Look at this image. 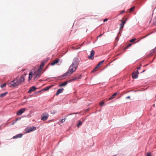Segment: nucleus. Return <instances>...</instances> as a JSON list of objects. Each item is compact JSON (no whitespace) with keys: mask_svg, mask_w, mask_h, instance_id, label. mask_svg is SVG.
<instances>
[{"mask_svg":"<svg viewBox=\"0 0 156 156\" xmlns=\"http://www.w3.org/2000/svg\"><path fill=\"white\" fill-rule=\"evenodd\" d=\"M79 64V62L77 58H75L73 63L69 66L68 71L66 73L64 74L63 76L70 75L73 73L76 70Z\"/></svg>","mask_w":156,"mask_h":156,"instance_id":"f257e3e1","label":"nucleus"},{"mask_svg":"<svg viewBox=\"0 0 156 156\" xmlns=\"http://www.w3.org/2000/svg\"><path fill=\"white\" fill-rule=\"evenodd\" d=\"M25 77L23 76H18L10 82V87H17L25 81Z\"/></svg>","mask_w":156,"mask_h":156,"instance_id":"f03ea898","label":"nucleus"},{"mask_svg":"<svg viewBox=\"0 0 156 156\" xmlns=\"http://www.w3.org/2000/svg\"><path fill=\"white\" fill-rule=\"evenodd\" d=\"M36 129V128L34 126L27 127L25 129L26 132V133H29L35 130Z\"/></svg>","mask_w":156,"mask_h":156,"instance_id":"7ed1b4c3","label":"nucleus"},{"mask_svg":"<svg viewBox=\"0 0 156 156\" xmlns=\"http://www.w3.org/2000/svg\"><path fill=\"white\" fill-rule=\"evenodd\" d=\"M48 114L47 113H44L41 115V119L43 121H45L48 119Z\"/></svg>","mask_w":156,"mask_h":156,"instance_id":"20e7f679","label":"nucleus"},{"mask_svg":"<svg viewBox=\"0 0 156 156\" xmlns=\"http://www.w3.org/2000/svg\"><path fill=\"white\" fill-rule=\"evenodd\" d=\"M25 110L26 109L24 108H23L20 109L17 112V115H21L25 111Z\"/></svg>","mask_w":156,"mask_h":156,"instance_id":"39448f33","label":"nucleus"},{"mask_svg":"<svg viewBox=\"0 0 156 156\" xmlns=\"http://www.w3.org/2000/svg\"><path fill=\"white\" fill-rule=\"evenodd\" d=\"M94 54V50H92L90 52V55L88 56V58L90 59H93Z\"/></svg>","mask_w":156,"mask_h":156,"instance_id":"423d86ee","label":"nucleus"},{"mask_svg":"<svg viewBox=\"0 0 156 156\" xmlns=\"http://www.w3.org/2000/svg\"><path fill=\"white\" fill-rule=\"evenodd\" d=\"M23 135V134L22 133H20L14 136L12 138L13 139L20 138L22 137Z\"/></svg>","mask_w":156,"mask_h":156,"instance_id":"0eeeda50","label":"nucleus"},{"mask_svg":"<svg viewBox=\"0 0 156 156\" xmlns=\"http://www.w3.org/2000/svg\"><path fill=\"white\" fill-rule=\"evenodd\" d=\"M80 77H76L75 78H73L72 79L70 80H69V82H71L73 81H75L78 79L81 78V76L80 75H79Z\"/></svg>","mask_w":156,"mask_h":156,"instance_id":"6e6552de","label":"nucleus"},{"mask_svg":"<svg viewBox=\"0 0 156 156\" xmlns=\"http://www.w3.org/2000/svg\"><path fill=\"white\" fill-rule=\"evenodd\" d=\"M36 89V88L35 87H34V86L30 88L29 90L28 91V93H30L31 92L35 91Z\"/></svg>","mask_w":156,"mask_h":156,"instance_id":"1a4fd4ad","label":"nucleus"},{"mask_svg":"<svg viewBox=\"0 0 156 156\" xmlns=\"http://www.w3.org/2000/svg\"><path fill=\"white\" fill-rule=\"evenodd\" d=\"M63 90H64V89L63 88H62L61 89H60L58 90L56 94V95H58L59 94L62 93L63 91Z\"/></svg>","mask_w":156,"mask_h":156,"instance_id":"9d476101","label":"nucleus"},{"mask_svg":"<svg viewBox=\"0 0 156 156\" xmlns=\"http://www.w3.org/2000/svg\"><path fill=\"white\" fill-rule=\"evenodd\" d=\"M59 59H55L52 62L51 65L52 66H53L55 65V64H57L59 62Z\"/></svg>","mask_w":156,"mask_h":156,"instance_id":"9b49d317","label":"nucleus"},{"mask_svg":"<svg viewBox=\"0 0 156 156\" xmlns=\"http://www.w3.org/2000/svg\"><path fill=\"white\" fill-rule=\"evenodd\" d=\"M117 95V93H115L112 95L111 96L110 98L108 99V100H110L111 99H112L114 98L115 96H116Z\"/></svg>","mask_w":156,"mask_h":156,"instance_id":"f8f14e48","label":"nucleus"},{"mask_svg":"<svg viewBox=\"0 0 156 156\" xmlns=\"http://www.w3.org/2000/svg\"><path fill=\"white\" fill-rule=\"evenodd\" d=\"M33 74L34 73H32V72L30 73L29 76V80H30L32 78V76Z\"/></svg>","mask_w":156,"mask_h":156,"instance_id":"ddd939ff","label":"nucleus"},{"mask_svg":"<svg viewBox=\"0 0 156 156\" xmlns=\"http://www.w3.org/2000/svg\"><path fill=\"white\" fill-rule=\"evenodd\" d=\"M132 77L133 79H136L138 77V75L133 72L132 74Z\"/></svg>","mask_w":156,"mask_h":156,"instance_id":"4468645a","label":"nucleus"},{"mask_svg":"<svg viewBox=\"0 0 156 156\" xmlns=\"http://www.w3.org/2000/svg\"><path fill=\"white\" fill-rule=\"evenodd\" d=\"M67 83H68V82L67 81H66L64 83H61V84H60L59 85V86L60 87H62V86H66V85H67Z\"/></svg>","mask_w":156,"mask_h":156,"instance_id":"2eb2a0df","label":"nucleus"},{"mask_svg":"<svg viewBox=\"0 0 156 156\" xmlns=\"http://www.w3.org/2000/svg\"><path fill=\"white\" fill-rule=\"evenodd\" d=\"M104 61V60L101 61L96 66V68H99L100 66L103 63Z\"/></svg>","mask_w":156,"mask_h":156,"instance_id":"dca6fc26","label":"nucleus"},{"mask_svg":"<svg viewBox=\"0 0 156 156\" xmlns=\"http://www.w3.org/2000/svg\"><path fill=\"white\" fill-rule=\"evenodd\" d=\"M40 76V73H38L36 75L35 78H34V80H35L36 79H37Z\"/></svg>","mask_w":156,"mask_h":156,"instance_id":"f3484780","label":"nucleus"},{"mask_svg":"<svg viewBox=\"0 0 156 156\" xmlns=\"http://www.w3.org/2000/svg\"><path fill=\"white\" fill-rule=\"evenodd\" d=\"M7 94V92H5L4 93H2L0 95V98L1 97H3L5 96L6 94Z\"/></svg>","mask_w":156,"mask_h":156,"instance_id":"a211bd4d","label":"nucleus"},{"mask_svg":"<svg viewBox=\"0 0 156 156\" xmlns=\"http://www.w3.org/2000/svg\"><path fill=\"white\" fill-rule=\"evenodd\" d=\"M135 7L134 6H133V7L129 9V12H132L134 10V9H135Z\"/></svg>","mask_w":156,"mask_h":156,"instance_id":"6ab92c4d","label":"nucleus"},{"mask_svg":"<svg viewBox=\"0 0 156 156\" xmlns=\"http://www.w3.org/2000/svg\"><path fill=\"white\" fill-rule=\"evenodd\" d=\"M82 124V122L81 121H79L78 123L77 124V126L78 127H79Z\"/></svg>","mask_w":156,"mask_h":156,"instance_id":"aec40b11","label":"nucleus"},{"mask_svg":"<svg viewBox=\"0 0 156 156\" xmlns=\"http://www.w3.org/2000/svg\"><path fill=\"white\" fill-rule=\"evenodd\" d=\"M45 62H42L40 66V68H41V69H42V68L44 66V64L45 63Z\"/></svg>","mask_w":156,"mask_h":156,"instance_id":"412c9836","label":"nucleus"},{"mask_svg":"<svg viewBox=\"0 0 156 156\" xmlns=\"http://www.w3.org/2000/svg\"><path fill=\"white\" fill-rule=\"evenodd\" d=\"M105 104V102L103 101H101L99 103V105L101 106H103Z\"/></svg>","mask_w":156,"mask_h":156,"instance_id":"4be33fe9","label":"nucleus"},{"mask_svg":"<svg viewBox=\"0 0 156 156\" xmlns=\"http://www.w3.org/2000/svg\"><path fill=\"white\" fill-rule=\"evenodd\" d=\"M124 24V23H123L122 22V23L120 24V29L123 27Z\"/></svg>","mask_w":156,"mask_h":156,"instance_id":"5701e85b","label":"nucleus"},{"mask_svg":"<svg viewBox=\"0 0 156 156\" xmlns=\"http://www.w3.org/2000/svg\"><path fill=\"white\" fill-rule=\"evenodd\" d=\"M51 87H47L45 88L44 89V90H48Z\"/></svg>","mask_w":156,"mask_h":156,"instance_id":"b1692460","label":"nucleus"},{"mask_svg":"<svg viewBox=\"0 0 156 156\" xmlns=\"http://www.w3.org/2000/svg\"><path fill=\"white\" fill-rule=\"evenodd\" d=\"M5 86L6 83H5L1 85L0 87L2 88H3V87H5Z\"/></svg>","mask_w":156,"mask_h":156,"instance_id":"393cba45","label":"nucleus"},{"mask_svg":"<svg viewBox=\"0 0 156 156\" xmlns=\"http://www.w3.org/2000/svg\"><path fill=\"white\" fill-rule=\"evenodd\" d=\"M136 39L135 38L132 39L130 40V42H133L134 41H135L136 40Z\"/></svg>","mask_w":156,"mask_h":156,"instance_id":"a878e982","label":"nucleus"},{"mask_svg":"<svg viewBox=\"0 0 156 156\" xmlns=\"http://www.w3.org/2000/svg\"><path fill=\"white\" fill-rule=\"evenodd\" d=\"M56 111L55 110H53L51 112V113L52 114H54L55 113H56Z\"/></svg>","mask_w":156,"mask_h":156,"instance_id":"bb28decb","label":"nucleus"},{"mask_svg":"<svg viewBox=\"0 0 156 156\" xmlns=\"http://www.w3.org/2000/svg\"><path fill=\"white\" fill-rule=\"evenodd\" d=\"M77 114V113H73V114H72V113L69 114H68V115H66L65 116H66V117H67L69 115H73V114Z\"/></svg>","mask_w":156,"mask_h":156,"instance_id":"cd10ccee","label":"nucleus"},{"mask_svg":"<svg viewBox=\"0 0 156 156\" xmlns=\"http://www.w3.org/2000/svg\"><path fill=\"white\" fill-rule=\"evenodd\" d=\"M66 120V118H65L64 119H62L61 121V122H62V123H63Z\"/></svg>","mask_w":156,"mask_h":156,"instance_id":"c85d7f7f","label":"nucleus"},{"mask_svg":"<svg viewBox=\"0 0 156 156\" xmlns=\"http://www.w3.org/2000/svg\"><path fill=\"white\" fill-rule=\"evenodd\" d=\"M41 68H39L37 70L38 73H40L41 72Z\"/></svg>","mask_w":156,"mask_h":156,"instance_id":"c756f323","label":"nucleus"},{"mask_svg":"<svg viewBox=\"0 0 156 156\" xmlns=\"http://www.w3.org/2000/svg\"><path fill=\"white\" fill-rule=\"evenodd\" d=\"M98 68H96V67L92 71V72H94L97 71L96 69Z\"/></svg>","mask_w":156,"mask_h":156,"instance_id":"7c9ffc66","label":"nucleus"},{"mask_svg":"<svg viewBox=\"0 0 156 156\" xmlns=\"http://www.w3.org/2000/svg\"><path fill=\"white\" fill-rule=\"evenodd\" d=\"M146 156H151V155L150 153H148L147 154Z\"/></svg>","mask_w":156,"mask_h":156,"instance_id":"2f4dec72","label":"nucleus"},{"mask_svg":"<svg viewBox=\"0 0 156 156\" xmlns=\"http://www.w3.org/2000/svg\"><path fill=\"white\" fill-rule=\"evenodd\" d=\"M124 12H125L124 10H122L120 12V14H122L123 13H124Z\"/></svg>","mask_w":156,"mask_h":156,"instance_id":"473e14b6","label":"nucleus"},{"mask_svg":"<svg viewBox=\"0 0 156 156\" xmlns=\"http://www.w3.org/2000/svg\"><path fill=\"white\" fill-rule=\"evenodd\" d=\"M134 73H136V74L137 75H138L139 74V72H138V71H137V70L135 72H134Z\"/></svg>","mask_w":156,"mask_h":156,"instance_id":"72a5a7b5","label":"nucleus"},{"mask_svg":"<svg viewBox=\"0 0 156 156\" xmlns=\"http://www.w3.org/2000/svg\"><path fill=\"white\" fill-rule=\"evenodd\" d=\"M131 45H132V44H128V46L126 48L130 47Z\"/></svg>","mask_w":156,"mask_h":156,"instance_id":"f704fd0d","label":"nucleus"},{"mask_svg":"<svg viewBox=\"0 0 156 156\" xmlns=\"http://www.w3.org/2000/svg\"><path fill=\"white\" fill-rule=\"evenodd\" d=\"M108 20V19H105L104 20V22H105L106 21H107Z\"/></svg>","mask_w":156,"mask_h":156,"instance_id":"c9c22d12","label":"nucleus"},{"mask_svg":"<svg viewBox=\"0 0 156 156\" xmlns=\"http://www.w3.org/2000/svg\"><path fill=\"white\" fill-rule=\"evenodd\" d=\"M126 20H125L124 21H123L122 20H121V21L123 23H124V24H125V23L126 22Z\"/></svg>","mask_w":156,"mask_h":156,"instance_id":"e433bc0d","label":"nucleus"},{"mask_svg":"<svg viewBox=\"0 0 156 156\" xmlns=\"http://www.w3.org/2000/svg\"><path fill=\"white\" fill-rule=\"evenodd\" d=\"M126 99H129L130 98V97L129 96H127L126 98Z\"/></svg>","mask_w":156,"mask_h":156,"instance_id":"4c0bfd02","label":"nucleus"},{"mask_svg":"<svg viewBox=\"0 0 156 156\" xmlns=\"http://www.w3.org/2000/svg\"><path fill=\"white\" fill-rule=\"evenodd\" d=\"M140 69V67H138V68H137V69Z\"/></svg>","mask_w":156,"mask_h":156,"instance_id":"58836bf2","label":"nucleus"},{"mask_svg":"<svg viewBox=\"0 0 156 156\" xmlns=\"http://www.w3.org/2000/svg\"><path fill=\"white\" fill-rule=\"evenodd\" d=\"M102 34H101L100 35H99V37H101V36L102 35Z\"/></svg>","mask_w":156,"mask_h":156,"instance_id":"ea45409f","label":"nucleus"},{"mask_svg":"<svg viewBox=\"0 0 156 156\" xmlns=\"http://www.w3.org/2000/svg\"><path fill=\"white\" fill-rule=\"evenodd\" d=\"M17 120V119H16V120H15V122H16Z\"/></svg>","mask_w":156,"mask_h":156,"instance_id":"a19ab883","label":"nucleus"},{"mask_svg":"<svg viewBox=\"0 0 156 156\" xmlns=\"http://www.w3.org/2000/svg\"><path fill=\"white\" fill-rule=\"evenodd\" d=\"M14 124V122H13L12 123V124L13 125V124Z\"/></svg>","mask_w":156,"mask_h":156,"instance_id":"79ce46f5","label":"nucleus"},{"mask_svg":"<svg viewBox=\"0 0 156 156\" xmlns=\"http://www.w3.org/2000/svg\"><path fill=\"white\" fill-rule=\"evenodd\" d=\"M144 70L143 71V72H142V73L144 72Z\"/></svg>","mask_w":156,"mask_h":156,"instance_id":"37998d69","label":"nucleus"}]
</instances>
